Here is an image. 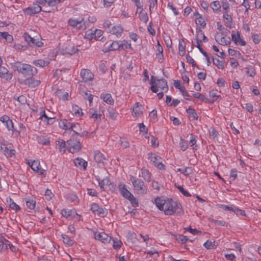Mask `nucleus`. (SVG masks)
<instances>
[{"label": "nucleus", "instance_id": "f257e3e1", "mask_svg": "<svg viewBox=\"0 0 261 261\" xmlns=\"http://www.w3.org/2000/svg\"><path fill=\"white\" fill-rule=\"evenodd\" d=\"M156 206L160 211H164L166 215H172L174 214H179L182 211L181 204L174 201L171 198L162 199L157 197L154 199Z\"/></svg>", "mask_w": 261, "mask_h": 261}, {"label": "nucleus", "instance_id": "f03ea898", "mask_svg": "<svg viewBox=\"0 0 261 261\" xmlns=\"http://www.w3.org/2000/svg\"><path fill=\"white\" fill-rule=\"evenodd\" d=\"M12 67L28 79L32 77L37 73V69L34 66L20 62L14 63L12 64Z\"/></svg>", "mask_w": 261, "mask_h": 261}, {"label": "nucleus", "instance_id": "7ed1b4c3", "mask_svg": "<svg viewBox=\"0 0 261 261\" xmlns=\"http://www.w3.org/2000/svg\"><path fill=\"white\" fill-rule=\"evenodd\" d=\"M87 133L88 132H83L82 134H81L77 132H74V133L72 136L73 138L70 139L67 142L68 151L72 153L77 152L81 148L80 140H75L74 137H75L76 136H84L85 133L87 134Z\"/></svg>", "mask_w": 261, "mask_h": 261}, {"label": "nucleus", "instance_id": "20e7f679", "mask_svg": "<svg viewBox=\"0 0 261 261\" xmlns=\"http://www.w3.org/2000/svg\"><path fill=\"white\" fill-rule=\"evenodd\" d=\"M153 77L151 76V90L153 93H157L159 90L167 92L168 90L167 82L164 79L157 80L156 81H153Z\"/></svg>", "mask_w": 261, "mask_h": 261}, {"label": "nucleus", "instance_id": "39448f33", "mask_svg": "<svg viewBox=\"0 0 261 261\" xmlns=\"http://www.w3.org/2000/svg\"><path fill=\"white\" fill-rule=\"evenodd\" d=\"M130 180L138 194L143 195L147 193V188L142 179L131 175Z\"/></svg>", "mask_w": 261, "mask_h": 261}, {"label": "nucleus", "instance_id": "423d86ee", "mask_svg": "<svg viewBox=\"0 0 261 261\" xmlns=\"http://www.w3.org/2000/svg\"><path fill=\"white\" fill-rule=\"evenodd\" d=\"M147 159L152 162L154 166L160 170L165 169V166L162 163V159L154 153L149 152L147 154Z\"/></svg>", "mask_w": 261, "mask_h": 261}, {"label": "nucleus", "instance_id": "0eeeda50", "mask_svg": "<svg viewBox=\"0 0 261 261\" xmlns=\"http://www.w3.org/2000/svg\"><path fill=\"white\" fill-rule=\"evenodd\" d=\"M132 115L135 118L142 117L144 112V107L139 102H136L131 108Z\"/></svg>", "mask_w": 261, "mask_h": 261}, {"label": "nucleus", "instance_id": "6e6552de", "mask_svg": "<svg viewBox=\"0 0 261 261\" xmlns=\"http://www.w3.org/2000/svg\"><path fill=\"white\" fill-rule=\"evenodd\" d=\"M80 76L82 79V82L90 84L94 79L93 73L88 69H82L80 72Z\"/></svg>", "mask_w": 261, "mask_h": 261}, {"label": "nucleus", "instance_id": "1a4fd4ad", "mask_svg": "<svg viewBox=\"0 0 261 261\" xmlns=\"http://www.w3.org/2000/svg\"><path fill=\"white\" fill-rule=\"evenodd\" d=\"M59 126L60 128L65 130H73L74 128L78 129L80 125L78 123H73L66 119H62L59 122Z\"/></svg>", "mask_w": 261, "mask_h": 261}, {"label": "nucleus", "instance_id": "9d476101", "mask_svg": "<svg viewBox=\"0 0 261 261\" xmlns=\"http://www.w3.org/2000/svg\"><path fill=\"white\" fill-rule=\"evenodd\" d=\"M23 37L28 45L31 47H39L43 45V43L41 41L32 37L28 33H25L23 34Z\"/></svg>", "mask_w": 261, "mask_h": 261}, {"label": "nucleus", "instance_id": "9b49d317", "mask_svg": "<svg viewBox=\"0 0 261 261\" xmlns=\"http://www.w3.org/2000/svg\"><path fill=\"white\" fill-rule=\"evenodd\" d=\"M82 17L70 18L67 21L68 25L79 31H82Z\"/></svg>", "mask_w": 261, "mask_h": 261}, {"label": "nucleus", "instance_id": "f8f14e48", "mask_svg": "<svg viewBox=\"0 0 261 261\" xmlns=\"http://www.w3.org/2000/svg\"><path fill=\"white\" fill-rule=\"evenodd\" d=\"M95 178L96 180L98 181V185L101 189L103 190H105L104 187L105 186H108L109 188L115 189V186L113 182H111L109 178L107 177L104 178L103 179H101L99 176L96 175L95 176Z\"/></svg>", "mask_w": 261, "mask_h": 261}, {"label": "nucleus", "instance_id": "ddd939ff", "mask_svg": "<svg viewBox=\"0 0 261 261\" xmlns=\"http://www.w3.org/2000/svg\"><path fill=\"white\" fill-rule=\"evenodd\" d=\"M231 38L232 41L236 44V45H239L240 46H244L246 45V42L244 40L243 37L241 36L240 33L239 32H234L232 31L231 32Z\"/></svg>", "mask_w": 261, "mask_h": 261}, {"label": "nucleus", "instance_id": "4468645a", "mask_svg": "<svg viewBox=\"0 0 261 261\" xmlns=\"http://www.w3.org/2000/svg\"><path fill=\"white\" fill-rule=\"evenodd\" d=\"M42 121H43L45 124L50 125L54 123L55 117L49 116L47 114L45 110L41 109L40 112V117L39 118Z\"/></svg>", "mask_w": 261, "mask_h": 261}, {"label": "nucleus", "instance_id": "2eb2a0df", "mask_svg": "<svg viewBox=\"0 0 261 261\" xmlns=\"http://www.w3.org/2000/svg\"><path fill=\"white\" fill-rule=\"evenodd\" d=\"M82 31H85L90 28L92 24L96 21V18L95 16H89L87 18L82 17Z\"/></svg>", "mask_w": 261, "mask_h": 261}, {"label": "nucleus", "instance_id": "dca6fc26", "mask_svg": "<svg viewBox=\"0 0 261 261\" xmlns=\"http://www.w3.org/2000/svg\"><path fill=\"white\" fill-rule=\"evenodd\" d=\"M215 38L216 42L221 45H227L230 43L229 37L224 36L222 33H217Z\"/></svg>", "mask_w": 261, "mask_h": 261}, {"label": "nucleus", "instance_id": "f3484780", "mask_svg": "<svg viewBox=\"0 0 261 261\" xmlns=\"http://www.w3.org/2000/svg\"><path fill=\"white\" fill-rule=\"evenodd\" d=\"M13 77V74L5 67L0 65V77L5 81H10Z\"/></svg>", "mask_w": 261, "mask_h": 261}, {"label": "nucleus", "instance_id": "a211bd4d", "mask_svg": "<svg viewBox=\"0 0 261 261\" xmlns=\"http://www.w3.org/2000/svg\"><path fill=\"white\" fill-rule=\"evenodd\" d=\"M94 238L96 240H99L103 243H109L112 240V238L105 232L95 233Z\"/></svg>", "mask_w": 261, "mask_h": 261}, {"label": "nucleus", "instance_id": "6ab92c4d", "mask_svg": "<svg viewBox=\"0 0 261 261\" xmlns=\"http://www.w3.org/2000/svg\"><path fill=\"white\" fill-rule=\"evenodd\" d=\"M41 11V7L38 4H34L33 6L26 8L24 12L25 14L31 15L38 13Z\"/></svg>", "mask_w": 261, "mask_h": 261}, {"label": "nucleus", "instance_id": "aec40b11", "mask_svg": "<svg viewBox=\"0 0 261 261\" xmlns=\"http://www.w3.org/2000/svg\"><path fill=\"white\" fill-rule=\"evenodd\" d=\"M236 5L235 0H222L221 7L223 12H230V6Z\"/></svg>", "mask_w": 261, "mask_h": 261}, {"label": "nucleus", "instance_id": "412c9836", "mask_svg": "<svg viewBox=\"0 0 261 261\" xmlns=\"http://www.w3.org/2000/svg\"><path fill=\"white\" fill-rule=\"evenodd\" d=\"M61 214L63 217H66L67 219H70L74 218L75 216H79V219H78L77 220H80L81 216H79L75 210L63 209L62 211Z\"/></svg>", "mask_w": 261, "mask_h": 261}, {"label": "nucleus", "instance_id": "4be33fe9", "mask_svg": "<svg viewBox=\"0 0 261 261\" xmlns=\"http://www.w3.org/2000/svg\"><path fill=\"white\" fill-rule=\"evenodd\" d=\"M222 18L226 27L232 28V13L231 12H223Z\"/></svg>", "mask_w": 261, "mask_h": 261}, {"label": "nucleus", "instance_id": "5701e85b", "mask_svg": "<svg viewBox=\"0 0 261 261\" xmlns=\"http://www.w3.org/2000/svg\"><path fill=\"white\" fill-rule=\"evenodd\" d=\"M0 121L4 125L6 126L8 130H13L14 126L12 120L8 116H3L0 118Z\"/></svg>", "mask_w": 261, "mask_h": 261}, {"label": "nucleus", "instance_id": "b1692460", "mask_svg": "<svg viewBox=\"0 0 261 261\" xmlns=\"http://www.w3.org/2000/svg\"><path fill=\"white\" fill-rule=\"evenodd\" d=\"M123 30V28L121 24H117L113 26L111 29L109 30V32L111 34L116 36L117 37H120L121 36Z\"/></svg>", "mask_w": 261, "mask_h": 261}, {"label": "nucleus", "instance_id": "393cba45", "mask_svg": "<svg viewBox=\"0 0 261 261\" xmlns=\"http://www.w3.org/2000/svg\"><path fill=\"white\" fill-rule=\"evenodd\" d=\"M3 147L1 150L7 158L12 157L14 155L15 151L14 149H12L11 144L8 143L5 146Z\"/></svg>", "mask_w": 261, "mask_h": 261}, {"label": "nucleus", "instance_id": "a878e982", "mask_svg": "<svg viewBox=\"0 0 261 261\" xmlns=\"http://www.w3.org/2000/svg\"><path fill=\"white\" fill-rule=\"evenodd\" d=\"M210 6L213 12L215 14H219L221 11V2L214 1L211 3Z\"/></svg>", "mask_w": 261, "mask_h": 261}, {"label": "nucleus", "instance_id": "bb28decb", "mask_svg": "<svg viewBox=\"0 0 261 261\" xmlns=\"http://www.w3.org/2000/svg\"><path fill=\"white\" fill-rule=\"evenodd\" d=\"M94 160L97 163L105 166V161L106 160V158L99 150L94 151Z\"/></svg>", "mask_w": 261, "mask_h": 261}, {"label": "nucleus", "instance_id": "cd10ccee", "mask_svg": "<svg viewBox=\"0 0 261 261\" xmlns=\"http://www.w3.org/2000/svg\"><path fill=\"white\" fill-rule=\"evenodd\" d=\"M119 49V41H114L108 46H105L103 51L105 53Z\"/></svg>", "mask_w": 261, "mask_h": 261}, {"label": "nucleus", "instance_id": "c85d7f7f", "mask_svg": "<svg viewBox=\"0 0 261 261\" xmlns=\"http://www.w3.org/2000/svg\"><path fill=\"white\" fill-rule=\"evenodd\" d=\"M50 63V59L45 58L44 59H38L33 62V64L39 67H44L47 66Z\"/></svg>", "mask_w": 261, "mask_h": 261}, {"label": "nucleus", "instance_id": "c756f323", "mask_svg": "<svg viewBox=\"0 0 261 261\" xmlns=\"http://www.w3.org/2000/svg\"><path fill=\"white\" fill-rule=\"evenodd\" d=\"M100 98L108 105H112L114 103V100L110 93H101Z\"/></svg>", "mask_w": 261, "mask_h": 261}, {"label": "nucleus", "instance_id": "7c9ffc66", "mask_svg": "<svg viewBox=\"0 0 261 261\" xmlns=\"http://www.w3.org/2000/svg\"><path fill=\"white\" fill-rule=\"evenodd\" d=\"M139 176L142 177L147 182L151 180V173L145 168L141 169V175H140Z\"/></svg>", "mask_w": 261, "mask_h": 261}, {"label": "nucleus", "instance_id": "2f4dec72", "mask_svg": "<svg viewBox=\"0 0 261 261\" xmlns=\"http://www.w3.org/2000/svg\"><path fill=\"white\" fill-rule=\"evenodd\" d=\"M75 165L80 168H83V169H86L87 166V162L82 158H77L74 160Z\"/></svg>", "mask_w": 261, "mask_h": 261}, {"label": "nucleus", "instance_id": "473e14b6", "mask_svg": "<svg viewBox=\"0 0 261 261\" xmlns=\"http://www.w3.org/2000/svg\"><path fill=\"white\" fill-rule=\"evenodd\" d=\"M195 23L201 28L204 29L206 24V18L203 17L201 14H198V17L195 19Z\"/></svg>", "mask_w": 261, "mask_h": 261}, {"label": "nucleus", "instance_id": "72a5a7b5", "mask_svg": "<svg viewBox=\"0 0 261 261\" xmlns=\"http://www.w3.org/2000/svg\"><path fill=\"white\" fill-rule=\"evenodd\" d=\"M89 114L90 117L93 118L95 121H99L101 120V114L94 109H90Z\"/></svg>", "mask_w": 261, "mask_h": 261}, {"label": "nucleus", "instance_id": "f704fd0d", "mask_svg": "<svg viewBox=\"0 0 261 261\" xmlns=\"http://www.w3.org/2000/svg\"><path fill=\"white\" fill-rule=\"evenodd\" d=\"M179 54L181 56H184L186 54V45L183 39L179 40L178 42Z\"/></svg>", "mask_w": 261, "mask_h": 261}, {"label": "nucleus", "instance_id": "c9c22d12", "mask_svg": "<svg viewBox=\"0 0 261 261\" xmlns=\"http://www.w3.org/2000/svg\"><path fill=\"white\" fill-rule=\"evenodd\" d=\"M196 38H202L201 41L204 42H206L208 41L207 38L205 36L203 32L201 30V28H196Z\"/></svg>", "mask_w": 261, "mask_h": 261}, {"label": "nucleus", "instance_id": "e433bc0d", "mask_svg": "<svg viewBox=\"0 0 261 261\" xmlns=\"http://www.w3.org/2000/svg\"><path fill=\"white\" fill-rule=\"evenodd\" d=\"M140 10V11L139 13V19L142 22L146 23L148 20V16L147 13L143 10V8Z\"/></svg>", "mask_w": 261, "mask_h": 261}, {"label": "nucleus", "instance_id": "4c0bfd02", "mask_svg": "<svg viewBox=\"0 0 261 261\" xmlns=\"http://www.w3.org/2000/svg\"><path fill=\"white\" fill-rule=\"evenodd\" d=\"M56 146H59V150L64 153L66 151V142L63 140H59L56 141Z\"/></svg>", "mask_w": 261, "mask_h": 261}, {"label": "nucleus", "instance_id": "58836bf2", "mask_svg": "<svg viewBox=\"0 0 261 261\" xmlns=\"http://www.w3.org/2000/svg\"><path fill=\"white\" fill-rule=\"evenodd\" d=\"M245 72L246 74L251 77L255 75V71L254 67L251 65L247 66L245 67Z\"/></svg>", "mask_w": 261, "mask_h": 261}, {"label": "nucleus", "instance_id": "ea45409f", "mask_svg": "<svg viewBox=\"0 0 261 261\" xmlns=\"http://www.w3.org/2000/svg\"><path fill=\"white\" fill-rule=\"evenodd\" d=\"M210 96L212 98L213 102L215 101H219L221 100V96L218 94L216 90H213L209 93Z\"/></svg>", "mask_w": 261, "mask_h": 261}, {"label": "nucleus", "instance_id": "a19ab883", "mask_svg": "<svg viewBox=\"0 0 261 261\" xmlns=\"http://www.w3.org/2000/svg\"><path fill=\"white\" fill-rule=\"evenodd\" d=\"M167 8L172 11L175 16H177L179 14V12L173 2H169L167 4Z\"/></svg>", "mask_w": 261, "mask_h": 261}, {"label": "nucleus", "instance_id": "79ce46f5", "mask_svg": "<svg viewBox=\"0 0 261 261\" xmlns=\"http://www.w3.org/2000/svg\"><path fill=\"white\" fill-rule=\"evenodd\" d=\"M109 117L113 120H116L118 116V112L113 108L108 109Z\"/></svg>", "mask_w": 261, "mask_h": 261}, {"label": "nucleus", "instance_id": "37998d69", "mask_svg": "<svg viewBox=\"0 0 261 261\" xmlns=\"http://www.w3.org/2000/svg\"><path fill=\"white\" fill-rule=\"evenodd\" d=\"M95 37L94 32L92 29H89L85 33L84 38L89 40L95 39Z\"/></svg>", "mask_w": 261, "mask_h": 261}, {"label": "nucleus", "instance_id": "c03bdc74", "mask_svg": "<svg viewBox=\"0 0 261 261\" xmlns=\"http://www.w3.org/2000/svg\"><path fill=\"white\" fill-rule=\"evenodd\" d=\"M0 37L3 39H5L6 41L9 43L11 42L13 40V36L6 32H0Z\"/></svg>", "mask_w": 261, "mask_h": 261}, {"label": "nucleus", "instance_id": "a18cd8bd", "mask_svg": "<svg viewBox=\"0 0 261 261\" xmlns=\"http://www.w3.org/2000/svg\"><path fill=\"white\" fill-rule=\"evenodd\" d=\"M31 79H28L27 80L28 84L29 87L32 88H35L37 86H38L40 83V81L37 80H35L34 79H32V77H30Z\"/></svg>", "mask_w": 261, "mask_h": 261}, {"label": "nucleus", "instance_id": "49530a36", "mask_svg": "<svg viewBox=\"0 0 261 261\" xmlns=\"http://www.w3.org/2000/svg\"><path fill=\"white\" fill-rule=\"evenodd\" d=\"M25 202L27 207L30 210H33L36 205V201L30 198H25Z\"/></svg>", "mask_w": 261, "mask_h": 261}, {"label": "nucleus", "instance_id": "de8ad7c7", "mask_svg": "<svg viewBox=\"0 0 261 261\" xmlns=\"http://www.w3.org/2000/svg\"><path fill=\"white\" fill-rule=\"evenodd\" d=\"M213 63L219 69H223L225 67L224 61H220L218 58H213Z\"/></svg>", "mask_w": 261, "mask_h": 261}, {"label": "nucleus", "instance_id": "09e8293b", "mask_svg": "<svg viewBox=\"0 0 261 261\" xmlns=\"http://www.w3.org/2000/svg\"><path fill=\"white\" fill-rule=\"evenodd\" d=\"M149 118L150 121L152 122H155L158 120L157 111L155 109L153 110L149 113Z\"/></svg>", "mask_w": 261, "mask_h": 261}, {"label": "nucleus", "instance_id": "8fccbe9b", "mask_svg": "<svg viewBox=\"0 0 261 261\" xmlns=\"http://www.w3.org/2000/svg\"><path fill=\"white\" fill-rule=\"evenodd\" d=\"M72 112L74 113L76 116L79 117L81 116L83 114L82 109L76 105L72 107Z\"/></svg>", "mask_w": 261, "mask_h": 261}, {"label": "nucleus", "instance_id": "3c124183", "mask_svg": "<svg viewBox=\"0 0 261 261\" xmlns=\"http://www.w3.org/2000/svg\"><path fill=\"white\" fill-rule=\"evenodd\" d=\"M186 111L187 113L190 114L191 117H192L193 119H197L198 115L195 109L191 107H189V108L187 109Z\"/></svg>", "mask_w": 261, "mask_h": 261}, {"label": "nucleus", "instance_id": "603ef678", "mask_svg": "<svg viewBox=\"0 0 261 261\" xmlns=\"http://www.w3.org/2000/svg\"><path fill=\"white\" fill-rule=\"evenodd\" d=\"M149 12L151 13L154 9L156 7L158 4V0H148Z\"/></svg>", "mask_w": 261, "mask_h": 261}, {"label": "nucleus", "instance_id": "864d4df0", "mask_svg": "<svg viewBox=\"0 0 261 261\" xmlns=\"http://www.w3.org/2000/svg\"><path fill=\"white\" fill-rule=\"evenodd\" d=\"M62 238L63 239V242L68 245L69 246H72L73 244V242L72 240L70 239V238L66 234H62Z\"/></svg>", "mask_w": 261, "mask_h": 261}, {"label": "nucleus", "instance_id": "5fc2aeb1", "mask_svg": "<svg viewBox=\"0 0 261 261\" xmlns=\"http://www.w3.org/2000/svg\"><path fill=\"white\" fill-rule=\"evenodd\" d=\"M232 212H233L234 214H236L238 216H246V214L245 213V212L243 210H242L240 208H239L238 207H236L234 206Z\"/></svg>", "mask_w": 261, "mask_h": 261}, {"label": "nucleus", "instance_id": "6e6d98bb", "mask_svg": "<svg viewBox=\"0 0 261 261\" xmlns=\"http://www.w3.org/2000/svg\"><path fill=\"white\" fill-rule=\"evenodd\" d=\"M112 241H113V247L114 249L118 250L121 248L122 243L120 240H118L117 239H113Z\"/></svg>", "mask_w": 261, "mask_h": 261}, {"label": "nucleus", "instance_id": "4d7b16f0", "mask_svg": "<svg viewBox=\"0 0 261 261\" xmlns=\"http://www.w3.org/2000/svg\"><path fill=\"white\" fill-rule=\"evenodd\" d=\"M179 146L182 151H185L188 147V141L180 139Z\"/></svg>", "mask_w": 261, "mask_h": 261}, {"label": "nucleus", "instance_id": "13d9d810", "mask_svg": "<svg viewBox=\"0 0 261 261\" xmlns=\"http://www.w3.org/2000/svg\"><path fill=\"white\" fill-rule=\"evenodd\" d=\"M175 187L186 197H190L191 194L185 190L182 187L179 185H175Z\"/></svg>", "mask_w": 261, "mask_h": 261}, {"label": "nucleus", "instance_id": "bf43d9fd", "mask_svg": "<svg viewBox=\"0 0 261 261\" xmlns=\"http://www.w3.org/2000/svg\"><path fill=\"white\" fill-rule=\"evenodd\" d=\"M63 0H47V6L49 7L56 6L62 2Z\"/></svg>", "mask_w": 261, "mask_h": 261}, {"label": "nucleus", "instance_id": "052dcab7", "mask_svg": "<svg viewBox=\"0 0 261 261\" xmlns=\"http://www.w3.org/2000/svg\"><path fill=\"white\" fill-rule=\"evenodd\" d=\"M31 168L34 171H36V170H38V168L40 167V162L38 160H34L30 165Z\"/></svg>", "mask_w": 261, "mask_h": 261}, {"label": "nucleus", "instance_id": "680f3d73", "mask_svg": "<svg viewBox=\"0 0 261 261\" xmlns=\"http://www.w3.org/2000/svg\"><path fill=\"white\" fill-rule=\"evenodd\" d=\"M186 231H189L190 233H191L193 234L194 235H197L199 234H201L202 232L198 230L197 229H192L190 227H186L184 228Z\"/></svg>", "mask_w": 261, "mask_h": 261}, {"label": "nucleus", "instance_id": "e2e57ef3", "mask_svg": "<svg viewBox=\"0 0 261 261\" xmlns=\"http://www.w3.org/2000/svg\"><path fill=\"white\" fill-rule=\"evenodd\" d=\"M176 240L181 243V244H185L187 241L189 240L188 238L186 237V236H184L182 234H180V235H179L177 238H176Z\"/></svg>", "mask_w": 261, "mask_h": 261}, {"label": "nucleus", "instance_id": "0e129e2a", "mask_svg": "<svg viewBox=\"0 0 261 261\" xmlns=\"http://www.w3.org/2000/svg\"><path fill=\"white\" fill-rule=\"evenodd\" d=\"M234 206V205L233 204H231L230 205H224V204H219V207H220L225 211H231L232 212Z\"/></svg>", "mask_w": 261, "mask_h": 261}, {"label": "nucleus", "instance_id": "69168bd1", "mask_svg": "<svg viewBox=\"0 0 261 261\" xmlns=\"http://www.w3.org/2000/svg\"><path fill=\"white\" fill-rule=\"evenodd\" d=\"M193 96L195 98H198L202 101H207V99L205 97L204 95L199 93H194L193 94Z\"/></svg>", "mask_w": 261, "mask_h": 261}, {"label": "nucleus", "instance_id": "338daca9", "mask_svg": "<svg viewBox=\"0 0 261 261\" xmlns=\"http://www.w3.org/2000/svg\"><path fill=\"white\" fill-rule=\"evenodd\" d=\"M131 203L133 207H137L139 205L138 202L136 198L133 195L130 198L127 199Z\"/></svg>", "mask_w": 261, "mask_h": 261}, {"label": "nucleus", "instance_id": "774afa93", "mask_svg": "<svg viewBox=\"0 0 261 261\" xmlns=\"http://www.w3.org/2000/svg\"><path fill=\"white\" fill-rule=\"evenodd\" d=\"M129 38L135 42H137L139 39V36L135 33L131 32L129 34Z\"/></svg>", "mask_w": 261, "mask_h": 261}]
</instances>
